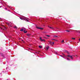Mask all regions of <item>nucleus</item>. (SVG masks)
I'll return each instance as SVG.
<instances>
[{
	"label": "nucleus",
	"mask_w": 80,
	"mask_h": 80,
	"mask_svg": "<svg viewBox=\"0 0 80 80\" xmlns=\"http://www.w3.org/2000/svg\"><path fill=\"white\" fill-rule=\"evenodd\" d=\"M68 57H70L71 58L72 60L73 59V57H72V56H70L69 55H68Z\"/></svg>",
	"instance_id": "nucleus-1"
},
{
	"label": "nucleus",
	"mask_w": 80,
	"mask_h": 80,
	"mask_svg": "<svg viewBox=\"0 0 80 80\" xmlns=\"http://www.w3.org/2000/svg\"><path fill=\"white\" fill-rule=\"evenodd\" d=\"M36 28H38V29H41V30H43V28H38V27H37Z\"/></svg>",
	"instance_id": "nucleus-2"
},
{
	"label": "nucleus",
	"mask_w": 80,
	"mask_h": 80,
	"mask_svg": "<svg viewBox=\"0 0 80 80\" xmlns=\"http://www.w3.org/2000/svg\"><path fill=\"white\" fill-rule=\"evenodd\" d=\"M48 42H49V44H50L51 45H52V42H51V41H48Z\"/></svg>",
	"instance_id": "nucleus-3"
},
{
	"label": "nucleus",
	"mask_w": 80,
	"mask_h": 80,
	"mask_svg": "<svg viewBox=\"0 0 80 80\" xmlns=\"http://www.w3.org/2000/svg\"><path fill=\"white\" fill-rule=\"evenodd\" d=\"M48 48H49V46H47L46 48V50H48Z\"/></svg>",
	"instance_id": "nucleus-4"
},
{
	"label": "nucleus",
	"mask_w": 80,
	"mask_h": 80,
	"mask_svg": "<svg viewBox=\"0 0 80 80\" xmlns=\"http://www.w3.org/2000/svg\"><path fill=\"white\" fill-rule=\"evenodd\" d=\"M27 36H28V37H30V35H31V34H27Z\"/></svg>",
	"instance_id": "nucleus-5"
},
{
	"label": "nucleus",
	"mask_w": 80,
	"mask_h": 80,
	"mask_svg": "<svg viewBox=\"0 0 80 80\" xmlns=\"http://www.w3.org/2000/svg\"><path fill=\"white\" fill-rule=\"evenodd\" d=\"M48 27H49L50 28H51L52 29H54L53 28H52L51 27H49V26H48Z\"/></svg>",
	"instance_id": "nucleus-6"
},
{
	"label": "nucleus",
	"mask_w": 80,
	"mask_h": 80,
	"mask_svg": "<svg viewBox=\"0 0 80 80\" xmlns=\"http://www.w3.org/2000/svg\"><path fill=\"white\" fill-rule=\"evenodd\" d=\"M27 31H25V30H24V33H27Z\"/></svg>",
	"instance_id": "nucleus-7"
},
{
	"label": "nucleus",
	"mask_w": 80,
	"mask_h": 80,
	"mask_svg": "<svg viewBox=\"0 0 80 80\" xmlns=\"http://www.w3.org/2000/svg\"><path fill=\"white\" fill-rule=\"evenodd\" d=\"M53 37H55V38H56L57 37H58V36H53Z\"/></svg>",
	"instance_id": "nucleus-8"
},
{
	"label": "nucleus",
	"mask_w": 80,
	"mask_h": 80,
	"mask_svg": "<svg viewBox=\"0 0 80 80\" xmlns=\"http://www.w3.org/2000/svg\"><path fill=\"white\" fill-rule=\"evenodd\" d=\"M41 41H42V42H43L44 41H45V39H42V40H41Z\"/></svg>",
	"instance_id": "nucleus-9"
},
{
	"label": "nucleus",
	"mask_w": 80,
	"mask_h": 80,
	"mask_svg": "<svg viewBox=\"0 0 80 80\" xmlns=\"http://www.w3.org/2000/svg\"><path fill=\"white\" fill-rule=\"evenodd\" d=\"M39 48H42V46H39Z\"/></svg>",
	"instance_id": "nucleus-10"
},
{
	"label": "nucleus",
	"mask_w": 80,
	"mask_h": 80,
	"mask_svg": "<svg viewBox=\"0 0 80 80\" xmlns=\"http://www.w3.org/2000/svg\"><path fill=\"white\" fill-rule=\"evenodd\" d=\"M46 36H47L48 37H50V36H49V35H46Z\"/></svg>",
	"instance_id": "nucleus-11"
},
{
	"label": "nucleus",
	"mask_w": 80,
	"mask_h": 80,
	"mask_svg": "<svg viewBox=\"0 0 80 80\" xmlns=\"http://www.w3.org/2000/svg\"><path fill=\"white\" fill-rule=\"evenodd\" d=\"M61 43H63V42H64V40H63L62 41Z\"/></svg>",
	"instance_id": "nucleus-12"
},
{
	"label": "nucleus",
	"mask_w": 80,
	"mask_h": 80,
	"mask_svg": "<svg viewBox=\"0 0 80 80\" xmlns=\"http://www.w3.org/2000/svg\"><path fill=\"white\" fill-rule=\"evenodd\" d=\"M14 28H16V29H17V27L16 26H15Z\"/></svg>",
	"instance_id": "nucleus-13"
},
{
	"label": "nucleus",
	"mask_w": 80,
	"mask_h": 80,
	"mask_svg": "<svg viewBox=\"0 0 80 80\" xmlns=\"http://www.w3.org/2000/svg\"><path fill=\"white\" fill-rule=\"evenodd\" d=\"M8 26H9V27H11V25H10V24H9V25H8Z\"/></svg>",
	"instance_id": "nucleus-14"
},
{
	"label": "nucleus",
	"mask_w": 80,
	"mask_h": 80,
	"mask_svg": "<svg viewBox=\"0 0 80 80\" xmlns=\"http://www.w3.org/2000/svg\"><path fill=\"white\" fill-rule=\"evenodd\" d=\"M20 31H21V32L22 31H23V29H21Z\"/></svg>",
	"instance_id": "nucleus-15"
},
{
	"label": "nucleus",
	"mask_w": 80,
	"mask_h": 80,
	"mask_svg": "<svg viewBox=\"0 0 80 80\" xmlns=\"http://www.w3.org/2000/svg\"><path fill=\"white\" fill-rule=\"evenodd\" d=\"M66 32H70V31L69 30H66Z\"/></svg>",
	"instance_id": "nucleus-16"
},
{
	"label": "nucleus",
	"mask_w": 80,
	"mask_h": 80,
	"mask_svg": "<svg viewBox=\"0 0 80 80\" xmlns=\"http://www.w3.org/2000/svg\"><path fill=\"white\" fill-rule=\"evenodd\" d=\"M6 24L8 25H9V23H8V22H7Z\"/></svg>",
	"instance_id": "nucleus-17"
},
{
	"label": "nucleus",
	"mask_w": 80,
	"mask_h": 80,
	"mask_svg": "<svg viewBox=\"0 0 80 80\" xmlns=\"http://www.w3.org/2000/svg\"><path fill=\"white\" fill-rule=\"evenodd\" d=\"M52 40H55L56 41H57V40H55V39H52Z\"/></svg>",
	"instance_id": "nucleus-18"
},
{
	"label": "nucleus",
	"mask_w": 80,
	"mask_h": 80,
	"mask_svg": "<svg viewBox=\"0 0 80 80\" xmlns=\"http://www.w3.org/2000/svg\"><path fill=\"white\" fill-rule=\"evenodd\" d=\"M67 60H70V59H69V58H67Z\"/></svg>",
	"instance_id": "nucleus-19"
},
{
	"label": "nucleus",
	"mask_w": 80,
	"mask_h": 80,
	"mask_svg": "<svg viewBox=\"0 0 80 80\" xmlns=\"http://www.w3.org/2000/svg\"><path fill=\"white\" fill-rule=\"evenodd\" d=\"M72 39H73V40H75V38H72Z\"/></svg>",
	"instance_id": "nucleus-20"
},
{
	"label": "nucleus",
	"mask_w": 80,
	"mask_h": 80,
	"mask_svg": "<svg viewBox=\"0 0 80 80\" xmlns=\"http://www.w3.org/2000/svg\"><path fill=\"white\" fill-rule=\"evenodd\" d=\"M25 20H26V21H27V22H28V20L27 19H25Z\"/></svg>",
	"instance_id": "nucleus-21"
},
{
	"label": "nucleus",
	"mask_w": 80,
	"mask_h": 80,
	"mask_svg": "<svg viewBox=\"0 0 80 80\" xmlns=\"http://www.w3.org/2000/svg\"><path fill=\"white\" fill-rule=\"evenodd\" d=\"M42 39V38H40V40L41 41Z\"/></svg>",
	"instance_id": "nucleus-22"
},
{
	"label": "nucleus",
	"mask_w": 80,
	"mask_h": 80,
	"mask_svg": "<svg viewBox=\"0 0 80 80\" xmlns=\"http://www.w3.org/2000/svg\"><path fill=\"white\" fill-rule=\"evenodd\" d=\"M52 45H53L54 44V42H52Z\"/></svg>",
	"instance_id": "nucleus-23"
},
{
	"label": "nucleus",
	"mask_w": 80,
	"mask_h": 80,
	"mask_svg": "<svg viewBox=\"0 0 80 80\" xmlns=\"http://www.w3.org/2000/svg\"><path fill=\"white\" fill-rule=\"evenodd\" d=\"M44 38H46V39H47V38H46L45 37H44Z\"/></svg>",
	"instance_id": "nucleus-24"
},
{
	"label": "nucleus",
	"mask_w": 80,
	"mask_h": 80,
	"mask_svg": "<svg viewBox=\"0 0 80 80\" xmlns=\"http://www.w3.org/2000/svg\"><path fill=\"white\" fill-rule=\"evenodd\" d=\"M67 53H68V54H69V52H67Z\"/></svg>",
	"instance_id": "nucleus-25"
},
{
	"label": "nucleus",
	"mask_w": 80,
	"mask_h": 80,
	"mask_svg": "<svg viewBox=\"0 0 80 80\" xmlns=\"http://www.w3.org/2000/svg\"><path fill=\"white\" fill-rule=\"evenodd\" d=\"M63 55H65V54H62Z\"/></svg>",
	"instance_id": "nucleus-26"
},
{
	"label": "nucleus",
	"mask_w": 80,
	"mask_h": 80,
	"mask_svg": "<svg viewBox=\"0 0 80 80\" xmlns=\"http://www.w3.org/2000/svg\"><path fill=\"white\" fill-rule=\"evenodd\" d=\"M79 41L80 42V38L79 39Z\"/></svg>",
	"instance_id": "nucleus-27"
},
{
	"label": "nucleus",
	"mask_w": 80,
	"mask_h": 80,
	"mask_svg": "<svg viewBox=\"0 0 80 80\" xmlns=\"http://www.w3.org/2000/svg\"><path fill=\"white\" fill-rule=\"evenodd\" d=\"M56 54H57V52H56Z\"/></svg>",
	"instance_id": "nucleus-28"
},
{
	"label": "nucleus",
	"mask_w": 80,
	"mask_h": 80,
	"mask_svg": "<svg viewBox=\"0 0 80 80\" xmlns=\"http://www.w3.org/2000/svg\"><path fill=\"white\" fill-rule=\"evenodd\" d=\"M22 42H23V40H22Z\"/></svg>",
	"instance_id": "nucleus-29"
},
{
	"label": "nucleus",
	"mask_w": 80,
	"mask_h": 80,
	"mask_svg": "<svg viewBox=\"0 0 80 80\" xmlns=\"http://www.w3.org/2000/svg\"><path fill=\"white\" fill-rule=\"evenodd\" d=\"M5 9H7V8H5Z\"/></svg>",
	"instance_id": "nucleus-30"
},
{
	"label": "nucleus",
	"mask_w": 80,
	"mask_h": 80,
	"mask_svg": "<svg viewBox=\"0 0 80 80\" xmlns=\"http://www.w3.org/2000/svg\"><path fill=\"white\" fill-rule=\"evenodd\" d=\"M61 56V57H62V56Z\"/></svg>",
	"instance_id": "nucleus-31"
}]
</instances>
